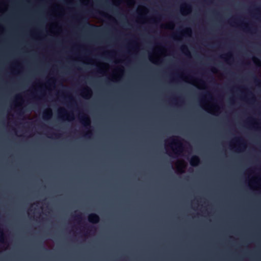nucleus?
<instances>
[{"instance_id": "nucleus-1", "label": "nucleus", "mask_w": 261, "mask_h": 261, "mask_svg": "<svg viewBox=\"0 0 261 261\" xmlns=\"http://www.w3.org/2000/svg\"><path fill=\"white\" fill-rule=\"evenodd\" d=\"M89 220L91 222L95 223L98 221V217L97 215L95 214L90 215L89 216Z\"/></svg>"}, {"instance_id": "nucleus-2", "label": "nucleus", "mask_w": 261, "mask_h": 261, "mask_svg": "<svg viewBox=\"0 0 261 261\" xmlns=\"http://www.w3.org/2000/svg\"><path fill=\"white\" fill-rule=\"evenodd\" d=\"M199 162V159L197 157L193 158V160L191 161V164L193 166H195L198 164Z\"/></svg>"}]
</instances>
